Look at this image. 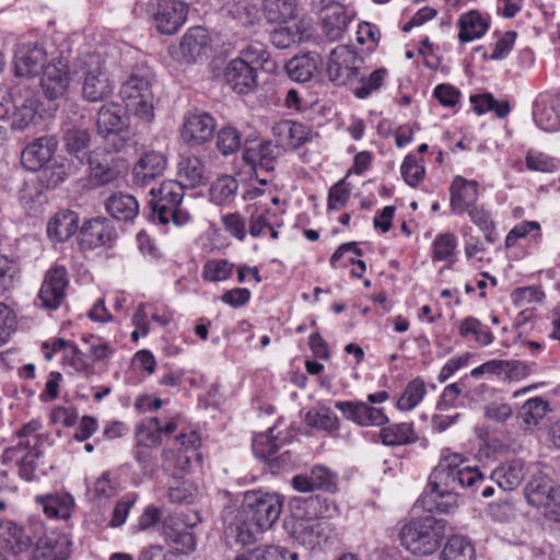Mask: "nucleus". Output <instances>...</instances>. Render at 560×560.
<instances>
[{
	"label": "nucleus",
	"mask_w": 560,
	"mask_h": 560,
	"mask_svg": "<svg viewBox=\"0 0 560 560\" xmlns=\"http://www.w3.org/2000/svg\"><path fill=\"white\" fill-rule=\"evenodd\" d=\"M72 81L81 83L82 97L91 103L102 102L113 93V82L100 55H88L78 60Z\"/></svg>",
	"instance_id": "obj_7"
},
{
	"label": "nucleus",
	"mask_w": 560,
	"mask_h": 560,
	"mask_svg": "<svg viewBox=\"0 0 560 560\" xmlns=\"http://www.w3.org/2000/svg\"><path fill=\"white\" fill-rule=\"evenodd\" d=\"M152 199L148 206L149 219L159 224L173 222L182 226L189 222V212L182 207L184 198V185L176 180H165L158 189L150 190Z\"/></svg>",
	"instance_id": "obj_6"
},
{
	"label": "nucleus",
	"mask_w": 560,
	"mask_h": 560,
	"mask_svg": "<svg viewBox=\"0 0 560 560\" xmlns=\"http://www.w3.org/2000/svg\"><path fill=\"white\" fill-rule=\"evenodd\" d=\"M62 143L66 152L82 164L90 154L91 133L86 127L65 122L62 127Z\"/></svg>",
	"instance_id": "obj_20"
},
{
	"label": "nucleus",
	"mask_w": 560,
	"mask_h": 560,
	"mask_svg": "<svg viewBox=\"0 0 560 560\" xmlns=\"http://www.w3.org/2000/svg\"><path fill=\"white\" fill-rule=\"evenodd\" d=\"M233 267L226 259H211L205 264L202 276L207 281H223L231 277Z\"/></svg>",
	"instance_id": "obj_48"
},
{
	"label": "nucleus",
	"mask_w": 560,
	"mask_h": 560,
	"mask_svg": "<svg viewBox=\"0 0 560 560\" xmlns=\"http://www.w3.org/2000/svg\"><path fill=\"white\" fill-rule=\"evenodd\" d=\"M82 340L89 346L86 358H90L92 362H102L114 353L113 348L98 337L91 335L83 337Z\"/></svg>",
	"instance_id": "obj_53"
},
{
	"label": "nucleus",
	"mask_w": 560,
	"mask_h": 560,
	"mask_svg": "<svg viewBox=\"0 0 560 560\" xmlns=\"http://www.w3.org/2000/svg\"><path fill=\"white\" fill-rule=\"evenodd\" d=\"M44 512L50 517L67 520L71 515L74 500L72 495H47L43 500Z\"/></svg>",
	"instance_id": "obj_41"
},
{
	"label": "nucleus",
	"mask_w": 560,
	"mask_h": 560,
	"mask_svg": "<svg viewBox=\"0 0 560 560\" xmlns=\"http://www.w3.org/2000/svg\"><path fill=\"white\" fill-rule=\"evenodd\" d=\"M178 176L185 180L184 189L196 188L208 184L209 178L206 175V167L202 161L197 156H187L178 163Z\"/></svg>",
	"instance_id": "obj_32"
},
{
	"label": "nucleus",
	"mask_w": 560,
	"mask_h": 560,
	"mask_svg": "<svg viewBox=\"0 0 560 560\" xmlns=\"http://www.w3.org/2000/svg\"><path fill=\"white\" fill-rule=\"evenodd\" d=\"M556 486L557 483L546 475L538 474L533 476L524 489L527 502L533 506L539 508Z\"/></svg>",
	"instance_id": "obj_36"
},
{
	"label": "nucleus",
	"mask_w": 560,
	"mask_h": 560,
	"mask_svg": "<svg viewBox=\"0 0 560 560\" xmlns=\"http://www.w3.org/2000/svg\"><path fill=\"white\" fill-rule=\"evenodd\" d=\"M242 145V133L232 126H225L218 131L217 148L223 155L235 153Z\"/></svg>",
	"instance_id": "obj_46"
},
{
	"label": "nucleus",
	"mask_w": 560,
	"mask_h": 560,
	"mask_svg": "<svg viewBox=\"0 0 560 560\" xmlns=\"http://www.w3.org/2000/svg\"><path fill=\"white\" fill-rule=\"evenodd\" d=\"M16 329L14 312L3 303H0V346L5 343Z\"/></svg>",
	"instance_id": "obj_57"
},
{
	"label": "nucleus",
	"mask_w": 560,
	"mask_h": 560,
	"mask_svg": "<svg viewBox=\"0 0 560 560\" xmlns=\"http://www.w3.org/2000/svg\"><path fill=\"white\" fill-rule=\"evenodd\" d=\"M456 248V237L452 233L439 235L433 242V257L436 260L447 259Z\"/></svg>",
	"instance_id": "obj_56"
},
{
	"label": "nucleus",
	"mask_w": 560,
	"mask_h": 560,
	"mask_svg": "<svg viewBox=\"0 0 560 560\" xmlns=\"http://www.w3.org/2000/svg\"><path fill=\"white\" fill-rule=\"evenodd\" d=\"M46 51L39 46L22 47L14 56V72L16 77H35L44 71Z\"/></svg>",
	"instance_id": "obj_21"
},
{
	"label": "nucleus",
	"mask_w": 560,
	"mask_h": 560,
	"mask_svg": "<svg viewBox=\"0 0 560 560\" xmlns=\"http://www.w3.org/2000/svg\"><path fill=\"white\" fill-rule=\"evenodd\" d=\"M57 148L56 136L47 135L36 138L22 150L21 164L28 171H39L52 159Z\"/></svg>",
	"instance_id": "obj_13"
},
{
	"label": "nucleus",
	"mask_w": 560,
	"mask_h": 560,
	"mask_svg": "<svg viewBox=\"0 0 560 560\" xmlns=\"http://www.w3.org/2000/svg\"><path fill=\"white\" fill-rule=\"evenodd\" d=\"M79 221L78 212L70 209L59 210L48 221L47 235L51 241L66 242L79 232Z\"/></svg>",
	"instance_id": "obj_22"
},
{
	"label": "nucleus",
	"mask_w": 560,
	"mask_h": 560,
	"mask_svg": "<svg viewBox=\"0 0 560 560\" xmlns=\"http://www.w3.org/2000/svg\"><path fill=\"white\" fill-rule=\"evenodd\" d=\"M117 238V231L110 219L94 217L85 220L79 230L78 244L83 250L97 247H112Z\"/></svg>",
	"instance_id": "obj_10"
},
{
	"label": "nucleus",
	"mask_w": 560,
	"mask_h": 560,
	"mask_svg": "<svg viewBox=\"0 0 560 560\" xmlns=\"http://www.w3.org/2000/svg\"><path fill=\"white\" fill-rule=\"evenodd\" d=\"M280 153L281 150L277 144H273L271 141H264L256 149L245 148L243 160L255 172H257V167L265 172H272L275 170V162Z\"/></svg>",
	"instance_id": "obj_26"
},
{
	"label": "nucleus",
	"mask_w": 560,
	"mask_h": 560,
	"mask_svg": "<svg viewBox=\"0 0 560 560\" xmlns=\"http://www.w3.org/2000/svg\"><path fill=\"white\" fill-rule=\"evenodd\" d=\"M400 171L402 178L411 187L418 186L425 174L424 166L418 162L413 154H408L405 158Z\"/></svg>",
	"instance_id": "obj_51"
},
{
	"label": "nucleus",
	"mask_w": 560,
	"mask_h": 560,
	"mask_svg": "<svg viewBox=\"0 0 560 560\" xmlns=\"http://www.w3.org/2000/svg\"><path fill=\"white\" fill-rule=\"evenodd\" d=\"M302 33L298 26H281L270 33L271 43L280 49H285L302 40Z\"/></svg>",
	"instance_id": "obj_52"
},
{
	"label": "nucleus",
	"mask_w": 560,
	"mask_h": 560,
	"mask_svg": "<svg viewBox=\"0 0 560 560\" xmlns=\"http://www.w3.org/2000/svg\"><path fill=\"white\" fill-rule=\"evenodd\" d=\"M305 422L313 428L335 432L339 428L338 417L327 407L310 410L305 416Z\"/></svg>",
	"instance_id": "obj_43"
},
{
	"label": "nucleus",
	"mask_w": 560,
	"mask_h": 560,
	"mask_svg": "<svg viewBox=\"0 0 560 560\" xmlns=\"http://www.w3.org/2000/svg\"><path fill=\"white\" fill-rule=\"evenodd\" d=\"M222 12L233 20L246 24L249 22L250 4L247 0H226Z\"/></svg>",
	"instance_id": "obj_55"
},
{
	"label": "nucleus",
	"mask_w": 560,
	"mask_h": 560,
	"mask_svg": "<svg viewBox=\"0 0 560 560\" xmlns=\"http://www.w3.org/2000/svg\"><path fill=\"white\" fill-rule=\"evenodd\" d=\"M417 506L423 509L429 513H451L457 508V503L454 500L441 498L439 493L433 492L432 489L427 490L416 503Z\"/></svg>",
	"instance_id": "obj_42"
},
{
	"label": "nucleus",
	"mask_w": 560,
	"mask_h": 560,
	"mask_svg": "<svg viewBox=\"0 0 560 560\" xmlns=\"http://www.w3.org/2000/svg\"><path fill=\"white\" fill-rule=\"evenodd\" d=\"M544 509L546 518L560 523V486L557 485L547 500L539 506Z\"/></svg>",
	"instance_id": "obj_61"
},
{
	"label": "nucleus",
	"mask_w": 560,
	"mask_h": 560,
	"mask_svg": "<svg viewBox=\"0 0 560 560\" xmlns=\"http://www.w3.org/2000/svg\"><path fill=\"white\" fill-rule=\"evenodd\" d=\"M39 101L35 97L32 91H25V98L18 100L14 97V112L11 114L9 120L13 130H24L36 118Z\"/></svg>",
	"instance_id": "obj_28"
},
{
	"label": "nucleus",
	"mask_w": 560,
	"mask_h": 560,
	"mask_svg": "<svg viewBox=\"0 0 560 560\" xmlns=\"http://www.w3.org/2000/svg\"><path fill=\"white\" fill-rule=\"evenodd\" d=\"M273 430H270V434L260 433L253 441V452L254 454L266 462L271 459V457L280 452L282 448V444L278 442V438L272 435Z\"/></svg>",
	"instance_id": "obj_45"
},
{
	"label": "nucleus",
	"mask_w": 560,
	"mask_h": 560,
	"mask_svg": "<svg viewBox=\"0 0 560 560\" xmlns=\"http://www.w3.org/2000/svg\"><path fill=\"white\" fill-rule=\"evenodd\" d=\"M446 521L429 514L413 517L400 529L401 545L415 556L427 557L435 552L445 536Z\"/></svg>",
	"instance_id": "obj_4"
},
{
	"label": "nucleus",
	"mask_w": 560,
	"mask_h": 560,
	"mask_svg": "<svg viewBox=\"0 0 560 560\" xmlns=\"http://www.w3.org/2000/svg\"><path fill=\"white\" fill-rule=\"evenodd\" d=\"M188 8L178 0H160L154 14L156 28L160 33L172 35L184 24Z\"/></svg>",
	"instance_id": "obj_17"
},
{
	"label": "nucleus",
	"mask_w": 560,
	"mask_h": 560,
	"mask_svg": "<svg viewBox=\"0 0 560 560\" xmlns=\"http://www.w3.org/2000/svg\"><path fill=\"white\" fill-rule=\"evenodd\" d=\"M441 556L442 560H455L457 558L472 560L475 558V547L466 537L454 535L448 538Z\"/></svg>",
	"instance_id": "obj_40"
},
{
	"label": "nucleus",
	"mask_w": 560,
	"mask_h": 560,
	"mask_svg": "<svg viewBox=\"0 0 560 560\" xmlns=\"http://www.w3.org/2000/svg\"><path fill=\"white\" fill-rule=\"evenodd\" d=\"M85 160L89 163L90 176L97 185L113 183L127 170L125 161H115L109 152L92 151Z\"/></svg>",
	"instance_id": "obj_14"
},
{
	"label": "nucleus",
	"mask_w": 560,
	"mask_h": 560,
	"mask_svg": "<svg viewBox=\"0 0 560 560\" xmlns=\"http://www.w3.org/2000/svg\"><path fill=\"white\" fill-rule=\"evenodd\" d=\"M237 186V182L233 177H221L210 188L211 198L215 202L221 203L235 194Z\"/></svg>",
	"instance_id": "obj_54"
},
{
	"label": "nucleus",
	"mask_w": 560,
	"mask_h": 560,
	"mask_svg": "<svg viewBox=\"0 0 560 560\" xmlns=\"http://www.w3.org/2000/svg\"><path fill=\"white\" fill-rule=\"evenodd\" d=\"M153 81L154 73L150 67L145 63L136 65L119 91L126 110L145 121H151L154 116Z\"/></svg>",
	"instance_id": "obj_5"
},
{
	"label": "nucleus",
	"mask_w": 560,
	"mask_h": 560,
	"mask_svg": "<svg viewBox=\"0 0 560 560\" xmlns=\"http://www.w3.org/2000/svg\"><path fill=\"white\" fill-rule=\"evenodd\" d=\"M69 287L68 271L63 266H54L45 273L38 292V300L44 308L57 310L66 300Z\"/></svg>",
	"instance_id": "obj_11"
},
{
	"label": "nucleus",
	"mask_w": 560,
	"mask_h": 560,
	"mask_svg": "<svg viewBox=\"0 0 560 560\" xmlns=\"http://www.w3.org/2000/svg\"><path fill=\"white\" fill-rule=\"evenodd\" d=\"M389 397L385 390L368 395V402L363 401H337L335 407L342 412L346 419L353 421L358 425L381 427L386 424L389 420L383 412L382 408H375L373 404H381Z\"/></svg>",
	"instance_id": "obj_9"
},
{
	"label": "nucleus",
	"mask_w": 560,
	"mask_h": 560,
	"mask_svg": "<svg viewBox=\"0 0 560 560\" xmlns=\"http://www.w3.org/2000/svg\"><path fill=\"white\" fill-rule=\"evenodd\" d=\"M433 95L442 105L453 107L458 103L460 92L450 84L442 83L434 89Z\"/></svg>",
	"instance_id": "obj_64"
},
{
	"label": "nucleus",
	"mask_w": 560,
	"mask_h": 560,
	"mask_svg": "<svg viewBox=\"0 0 560 560\" xmlns=\"http://www.w3.org/2000/svg\"><path fill=\"white\" fill-rule=\"evenodd\" d=\"M488 27L489 23L482 19L479 12L465 13L459 19L458 39L460 43H467L479 38L487 32Z\"/></svg>",
	"instance_id": "obj_35"
},
{
	"label": "nucleus",
	"mask_w": 560,
	"mask_h": 560,
	"mask_svg": "<svg viewBox=\"0 0 560 560\" xmlns=\"http://www.w3.org/2000/svg\"><path fill=\"white\" fill-rule=\"evenodd\" d=\"M273 131L278 136H285L289 144L298 148L307 141L308 129L306 126L292 120H283L273 127Z\"/></svg>",
	"instance_id": "obj_44"
},
{
	"label": "nucleus",
	"mask_w": 560,
	"mask_h": 560,
	"mask_svg": "<svg viewBox=\"0 0 560 560\" xmlns=\"http://www.w3.org/2000/svg\"><path fill=\"white\" fill-rule=\"evenodd\" d=\"M283 498L278 493L247 491L241 505V517L249 522L257 532L269 529L279 518Z\"/></svg>",
	"instance_id": "obj_8"
},
{
	"label": "nucleus",
	"mask_w": 560,
	"mask_h": 560,
	"mask_svg": "<svg viewBox=\"0 0 560 560\" xmlns=\"http://www.w3.org/2000/svg\"><path fill=\"white\" fill-rule=\"evenodd\" d=\"M380 440L386 446H398L412 444L418 435L410 422H401L383 427L380 431Z\"/></svg>",
	"instance_id": "obj_33"
},
{
	"label": "nucleus",
	"mask_w": 560,
	"mask_h": 560,
	"mask_svg": "<svg viewBox=\"0 0 560 560\" xmlns=\"http://www.w3.org/2000/svg\"><path fill=\"white\" fill-rule=\"evenodd\" d=\"M40 454L37 443L31 445L30 441H21L16 445L5 448L1 460L3 465L14 463L19 467V477L25 481H32L36 479L35 471Z\"/></svg>",
	"instance_id": "obj_12"
},
{
	"label": "nucleus",
	"mask_w": 560,
	"mask_h": 560,
	"mask_svg": "<svg viewBox=\"0 0 560 560\" xmlns=\"http://www.w3.org/2000/svg\"><path fill=\"white\" fill-rule=\"evenodd\" d=\"M287 555H289L290 560H298V552H289L287 548L279 545H265L249 550V557L254 560L285 559Z\"/></svg>",
	"instance_id": "obj_50"
},
{
	"label": "nucleus",
	"mask_w": 560,
	"mask_h": 560,
	"mask_svg": "<svg viewBox=\"0 0 560 560\" xmlns=\"http://www.w3.org/2000/svg\"><path fill=\"white\" fill-rule=\"evenodd\" d=\"M424 394L425 384L421 378L417 377L408 383L404 394L397 401V407L400 410H411L422 400Z\"/></svg>",
	"instance_id": "obj_47"
},
{
	"label": "nucleus",
	"mask_w": 560,
	"mask_h": 560,
	"mask_svg": "<svg viewBox=\"0 0 560 560\" xmlns=\"http://www.w3.org/2000/svg\"><path fill=\"white\" fill-rule=\"evenodd\" d=\"M42 73L40 85L45 96L50 101L62 97L72 81V72L67 71L66 66L58 61L47 65Z\"/></svg>",
	"instance_id": "obj_18"
},
{
	"label": "nucleus",
	"mask_w": 560,
	"mask_h": 560,
	"mask_svg": "<svg viewBox=\"0 0 560 560\" xmlns=\"http://www.w3.org/2000/svg\"><path fill=\"white\" fill-rule=\"evenodd\" d=\"M350 197V189L346 187V179H341L336 183L329 189L328 194V209L337 210L340 207L346 206Z\"/></svg>",
	"instance_id": "obj_59"
},
{
	"label": "nucleus",
	"mask_w": 560,
	"mask_h": 560,
	"mask_svg": "<svg viewBox=\"0 0 560 560\" xmlns=\"http://www.w3.org/2000/svg\"><path fill=\"white\" fill-rule=\"evenodd\" d=\"M548 410L549 404L547 400L540 397L529 398L518 409L516 418L522 420L525 427H532L538 424Z\"/></svg>",
	"instance_id": "obj_39"
},
{
	"label": "nucleus",
	"mask_w": 560,
	"mask_h": 560,
	"mask_svg": "<svg viewBox=\"0 0 560 560\" xmlns=\"http://www.w3.org/2000/svg\"><path fill=\"white\" fill-rule=\"evenodd\" d=\"M318 498L294 499L291 503V516L284 520V528L288 534L310 550L319 545L326 528V523L318 521Z\"/></svg>",
	"instance_id": "obj_3"
},
{
	"label": "nucleus",
	"mask_w": 560,
	"mask_h": 560,
	"mask_svg": "<svg viewBox=\"0 0 560 560\" xmlns=\"http://www.w3.org/2000/svg\"><path fill=\"white\" fill-rule=\"evenodd\" d=\"M136 438L139 445L144 447L162 444V424L156 417L143 419L136 428Z\"/></svg>",
	"instance_id": "obj_38"
},
{
	"label": "nucleus",
	"mask_w": 560,
	"mask_h": 560,
	"mask_svg": "<svg viewBox=\"0 0 560 560\" xmlns=\"http://www.w3.org/2000/svg\"><path fill=\"white\" fill-rule=\"evenodd\" d=\"M323 31L329 40H338L347 30L349 18L340 3H329L324 8Z\"/></svg>",
	"instance_id": "obj_30"
},
{
	"label": "nucleus",
	"mask_w": 560,
	"mask_h": 560,
	"mask_svg": "<svg viewBox=\"0 0 560 560\" xmlns=\"http://www.w3.org/2000/svg\"><path fill=\"white\" fill-rule=\"evenodd\" d=\"M262 13L270 23H285L298 14V0H262Z\"/></svg>",
	"instance_id": "obj_34"
},
{
	"label": "nucleus",
	"mask_w": 560,
	"mask_h": 560,
	"mask_svg": "<svg viewBox=\"0 0 560 560\" xmlns=\"http://www.w3.org/2000/svg\"><path fill=\"white\" fill-rule=\"evenodd\" d=\"M215 130L214 118L206 112H190L185 117L182 137L189 145L210 141Z\"/></svg>",
	"instance_id": "obj_15"
},
{
	"label": "nucleus",
	"mask_w": 560,
	"mask_h": 560,
	"mask_svg": "<svg viewBox=\"0 0 560 560\" xmlns=\"http://www.w3.org/2000/svg\"><path fill=\"white\" fill-rule=\"evenodd\" d=\"M19 273V267L15 261L0 255V293L10 290L13 287L14 279Z\"/></svg>",
	"instance_id": "obj_58"
},
{
	"label": "nucleus",
	"mask_w": 560,
	"mask_h": 560,
	"mask_svg": "<svg viewBox=\"0 0 560 560\" xmlns=\"http://www.w3.org/2000/svg\"><path fill=\"white\" fill-rule=\"evenodd\" d=\"M172 540L168 553L173 556H187L195 550L196 538L195 535L188 530L173 532L168 534Z\"/></svg>",
	"instance_id": "obj_49"
},
{
	"label": "nucleus",
	"mask_w": 560,
	"mask_h": 560,
	"mask_svg": "<svg viewBox=\"0 0 560 560\" xmlns=\"http://www.w3.org/2000/svg\"><path fill=\"white\" fill-rule=\"evenodd\" d=\"M525 163L528 170L536 172L551 173L556 168L553 160L544 153L528 152Z\"/></svg>",
	"instance_id": "obj_60"
},
{
	"label": "nucleus",
	"mask_w": 560,
	"mask_h": 560,
	"mask_svg": "<svg viewBox=\"0 0 560 560\" xmlns=\"http://www.w3.org/2000/svg\"><path fill=\"white\" fill-rule=\"evenodd\" d=\"M208 48L209 35L201 26L189 28L178 46L179 54L187 62L197 61L198 58L206 56Z\"/></svg>",
	"instance_id": "obj_25"
},
{
	"label": "nucleus",
	"mask_w": 560,
	"mask_h": 560,
	"mask_svg": "<svg viewBox=\"0 0 560 560\" xmlns=\"http://www.w3.org/2000/svg\"><path fill=\"white\" fill-rule=\"evenodd\" d=\"M0 528H2L4 534L8 535L4 548L10 551L12 556L16 557L30 549L31 539L25 535L22 527L11 521H0Z\"/></svg>",
	"instance_id": "obj_37"
},
{
	"label": "nucleus",
	"mask_w": 560,
	"mask_h": 560,
	"mask_svg": "<svg viewBox=\"0 0 560 560\" xmlns=\"http://www.w3.org/2000/svg\"><path fill=\"white\" fill-rule=\"evenodd\" d=\"M363 63L354 50L340 45L331 50L327 62V74L335 85H348L358 98H366L377 91L387 74L385 68L374 70L369 77L361 71Z\"/></svg>",
	"instance_id": "obj_1"
},
{
	"label": "nucleus",
	"mask_w": 560,
	"mask_h": 560,
	"mask_svg": "<svg viewBox=\"0 0 560 560\" xmlns=\"http://www.w3.org/2000/svg\"><path fill=\"white\" fill-rule=\"evenodd\" d=\"M105 209L113 219L131 222L139 212V203L131 195L116 192L106 199Z\"/></svg>",
	"instance_id": "obj_29"
},
{
	"label": "nucleus",
	"mask_w": 560,
	"mask_h": 560,
	"mask_svg": "<svg viewBox=\"0 0 560 560\" xmlns=\"http://www.w3.org/2000/svg\"><path fill=\"white\" fill-rule=\"evenodd\" d=\"M526 465L522 459L508 460L491 472V480L503 491H513L523 482Z\"/></svg>",
	"instance_id": "obj_23"
},
{
	"label": "nucleus",
	"mask_w": 560,
	"mask_h": 560,
	"mask_svg": "<svg viewBox=\"0 0 560 560\" xmlns=\"http://www.w3.org/2000/svg\"><path fill=\"white\" fill-rule=\"evenodd\" d=\"M224 80L237 94H248L258 85L256 67L246 63L244 58H235L226 65Z\"/></svg>",
	"instance_id": "obj_16"
},
{
	"label": "nucleus",
	"mask_w": 560,
	"mask_h": 560,
	"mask_svg": "<svg viewBox=\"0 0 560 560\" xmlns=\"http://www.w3.org/2000/svg\"><path fill=\"white\" fill-rule=\"evenodd\" d=\"M486 418L494 422H505L513 416V409L509 404L490 402L485 407Z\"/></svg>",
	"instance_id": "obj_63"
},
{
	"label": "nucleus",
	"mask_w": 560,
	"mask_h": 560,
	"mask_svg": "<svg viewBox=\"0 0 560 560\" xmlns=\"http://www.w3.org/2000/svg\"><path fill=\"white\" fill-rule=\"evenodd\" d=\"M478 183L456 176L451 185V207L453 212L463 213L472 207L478 198Z\"/></svg>",
	"instance_id": "obj_24"
},
{
	"label": "nucleus",
	"mask_w": 560,
	"mask_h": 560,
	"mask_svg": "<svg viewBox=\"0 0 560 560\" xmlns=\"http://www.w3.org/2000/svg\"><path fill=\"white\" fill-rule=\"evenodd\" d=\"M97 133L102 137L113 132H124L127 126V118L122 115V108L118 104L110 103L102 106L96 117Z\"/></svg>",
	"instance_id": "obj_27"
},
{
	"label": "nucleus",
	"mask_w": 560,
	"mask_h": 560,
	"mask_svg": "<svg viewBox=\"0 0 560 560\" xmlns=\"http://www.w3.org/2000/svg\"><path fill=\"white\" fill-rule=\"evenodd\" d=\"M167 166V158L158 151L144 152L132 168L133 183L148 185L154 178L162 176Z\"/></svg>",
	"instance_id": "obj_19"
},
{
	"label": "nucleus",
	"mask_w": 560,
	"mask_h": 560,
	"mask_svg": "<svg viewBox=\"0 0 560 560\" xmlns=\"http://www.w3.org/2000/svg\"><path fill=\"white\" fill-rule=\"evenodd\" d=\"M322 63V57L317 52H307L295 56L285 63V70L290 79L298 82L310 81Z\"/></svg>",
	"instance_id": "obj_31"
},
{
	"label": "nucleus",
	"mask_w": 560,
	"mask_h": 560,
	"mask_svg": "<svg viewBox=\"0 0 560 560\" xmlns=\"http://www.w3.org/2000/svg\"><path fill=\"white\" fill-rule=\"evenodd\" d=\"M465 460L458 454L442 458L429 477L428 489L441 498L457 503L458 490L469 489L475 493L485 482L483 474L477 467L464 466Z\"/></svg>",
	"instance_id": "obj_2"
},
{
	"label": "nucleus",
	"mask_w": 560,
	"mask_h": 560,
	"mask_svg": "<svg viewBox=\"0 0 560 560\" xmlns=\"http://www.w3.org/2000/svg\"><path fill=\"white\" fill-rule=\"evenodd\" d=\"M311 480L315 489L331 490L335 488V475L327 468L318 466L312 469Z\"/></svg>",
	"instance_id": "obj_62"
}]
</instances>
